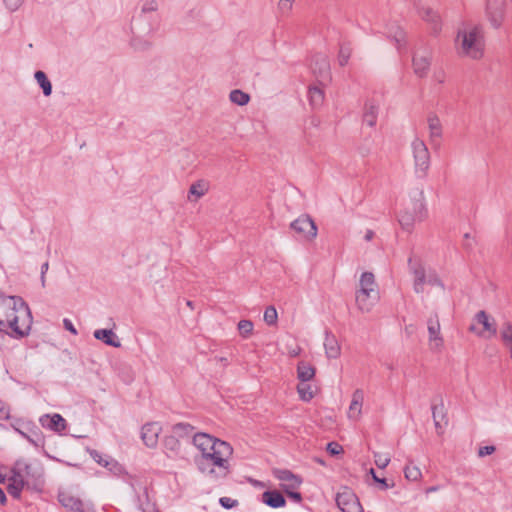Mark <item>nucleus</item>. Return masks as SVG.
<instances>
[{"label":"nucleus","instance_id":"obj_1","mask_svg":"<svg viewBox=\"0 0 512 512\" xmlns=\"http://www.w3.org/2000/svg\"><path fill=\"white\" fill-rule=\"evenodd\" d=\"M454 48L461 58L482 59L486 50V36L483 25L472 21L463 22L457 29Z\"/></svg>","mask_w":512,"mask_h":512},{"label":"nucleus","instance_id":"obj_2","mask_svg":"<svg viewBox=\"0 0 512 512\" xmlns=\"http://www.w3.org/2000/svg\"><path fill=\"white\" fill-rule=\"evenodd\" d=\"M43 471L40 465L24 459L17 460L7 478V491L15 499H19L23 489L41 491L44 485Z\"/></svg>","mask_w":512,"mask_h":512},{"label":"nucleus","instance_id":"obj_3","mask_svg":"<svg viewBox=\"0 0 512 512\" xmlns=\"http://www.w3.org/2000/svg\"><path fill=\"white\" fill-rule=\"evenodd\" d=\"M233 448L222 441L211 448L210 451L196 459L199 470L206 476L214 479L225 478L231 470L230 458Z\"/></svg>","mask_w":512,"mask_h":512},{"label":"nucleus","instance_id":"obj_4","mask_svg":"<svg viewBox=\"0 0 512 512\" xmlns=\"http://www.w3.org/2000/svg\"><path fill=\"white\" fill-rule=\"evenodd\" d=\"M11 301L12 305L9 306L6 312L7 323L14 335L22 338L28 335L30 331L32 324L31 312L21 297L12 296Z\"/></svg>","mask_w":512,"mask_h":512},{"label":"nucleus","instance_id":"obj_5","mask_svg":"<svg viewBox=\"0 0 512 512\" xmlns=\"http://www.w3.org/2000/svg\"><path fill=\"white\" fill-rule=\"evenodd\" d=\"M414 158L415 174L425 178L430 167V153L423 140L415 138L411 143Z\"/></svg>","mask_w":512,"mask_h":512},{"label":"nucleus","instance_id":"obj_6","mask_svg":"<svg viewBox=\"0 0 512 512\" xmlns=\"http://www.w3.org/2000/svg\"><path fill=\"white\" fill-rule=\"evenodd\" d=\"M470 331L483 337H492L496 335V323L485 311H479L471 324Z\"/></svg>","mask_w":512,"mask_h":512},{"label":"nucleus","instance_id":"obj_7","mask_svg":"<svg viewBox=\"0 0 512 512\" xmlns=\"http://www.w3.org/2000/svg\"><path fill=\"white\" fill-rule=\"evenodd\" d=\"M505 0H487L486 1V17L491 26L498 29L505 20Z\"/></svg>","mask_w":512,"mask_h":512},{"label":"nucleus","instance_id":"obj_8","mask_svg":"<svg viewBox=\"0 0 512 512\" xmlns=\"http://www.w3.org/2000/svg\"><path fill=\"white\" fill-rule=\"evenodd\" d=\"M336 503L342 512H363L358 497L347 487L337 494Z\"/></svg>","mask_w":512,"mask_h":512},{"label":"nucleus","instance_id":"obj_9","mask_svg":"<svg viewBox=\"0 0 512 512\" xmlns=\"http://www.w3.org/2000/svg\"><path fill=\"white\" fill-rule=\"evenodd\" d=\"M291 228L302 238L312 241L317 236V226L307 215H302L291 223Z\"/></svg>","mask_w":512,"mask_h":512},{"label":"nucleus","instance_id":"obj_10","mask_svg":"<svg viewBox=\"0 0 512 512\" xmlns=\"http://www.w3.org/2000/svg\"><path fill=\"white\" fill-rule=\"evenodd\" d=\"M378 300V289H357L355 292L356 305L362 312H370Z\"/></svg>","mask_w":512,"mask_h":512},{"label":"nucleus","instance_id":"obj_11","mask_svg":"<svg viewBox=\"0 0 512 512\" xmlns=\"http://www.w3.org/2000/svg\"><path fill=\"white\" fill-rule=\"evenodd\" d=\"M273 475L280 481V487L284 492L288 490H298L302 483L300 476L287 469H274Z\"/></svg>","mask_w":512,"mask_h":512},{"label":"nucleus","instance_id":"obj_12","mask_svg":"<svg viewBox=\"0 0 512 512\" xmlns=\"http://www.w3.org/2000/svg\"><path fill=\"white\" fill-rule=\"evenodd\" d=\"M412 65L414 73L418 77H425L431 65V52L427 49L416 51L412 59Z\"/></svg>","mask_w":512,"mask_h":512},{"label":"nucleus","instance_id":"obj_13","mask_svg":"<svg viewBox=\"0 0 512 512\" xmlns=\"http://www.w3.org/2000/svg\"><path fill=\"white\" fill-rule=\"evenodd\" d=\"M427 328L429 332L430 348L432 350H440L443 346V338L440 333V322L437 314L428 319Z\"/></svg>","mask_w":512,"mask_h":512},{"label":"nucleus","instance_id":"obj_14","mask_svg":"<svg viewBox=\"0 0 512 512\" xmlns=\"http://www.w3.org/2000/svg\"><path fill=\"white\" fill-rule=\"evenodd\" d=\"M59 502L73 512H95L92 506L84 504L79 498L67 493L59 494Z\"/></svg>","mask_w":512,"mask_h":512},{"label":"nucleus","instance_id":"obj_15","mask_svg":"<svg viewBox=\"0 0 512 512\" xmlns=\"http://www.w3.org/2000/svg\"><path fill=\"white\" fill-rule=\"evenodd\" d=\"M418 15L423 21L430 25V28L434 33H438L441 30V17L432 8L422 6L418 9Z\"/></svg>","mask_w":512,"mask_h":512},{"label":"nucleus","instance_id":"obj_16","mask_svg":"<svg viewBox=\"0 0 512 512\" xmlns=\"http://www.w3.org/2000/svg\"><path fill=\"white\" fill-rule=\"evenodd\" d=\"M161 432V426L157 422L147 423L142 427V440L148 447H155L158 443V437Z\"/></svg>","mask_w":512,"mask_h":512},{"label":"nucleus","instance_id":"obj_17","mask_svg":"<svg viewBox=\"0 0 512 512\" xmlns=\"http://www.w3.org/2000/svg\"><path fill=\"white\" fill-rule=\"evenodd\" d=\"M220 442H222V440L206 433H195L193 436V443L201 451V455H205L214 445Z\"/></svg>","mask_w":512,"mask_h":512},{"label":"nucleus","instance_id":"obj_18","mask_svg":"<svg viewBox=\"0 0 512 512\" xmlns=\"http://www.w3.org/2000/svg\"><path fill=\"white\" fill-rule=\"evenodd\" d=\"M40 423L44 428H48L55 432H62L66 429V420L60 414L43 415Z\"/></svg>","mask_w":512,"mask_h":512},{"label":"nucleus","instance_id":"obj_19","mask_svg":"<svg viewBox=\"0 0 512 512\" xmlns=\"http://www.w3.org/2000/svg\"><path fill=\"white\" fill-rule=\"evenodd\" d=\"M364 402V392L361 389H356L352 394V400L348 409V417L352 420H358L362 413V406Z\"/></svg>","mask_w":512,"mask_h":512},{"label":"nucleus","instance_id":"obj_20","mask_svg":"<svg viewBox=\"0 0 512 512\" xmlns=\"http://www.w3.org/2000/svg\"><path fill=\"white\" fill-rule=\"evenodd\" d=\"M411 270L414 275L413 288L416 293L424 292V284L426 283L425 269L421 263H412V259H409Z\"/></svg>","mask_w":512,"mask_h":512},{"label":"nucleus","instance_id":"obj_21","mask_svg":"<svg viewBox=\"0 0 512 512\" xmlns=\"http://www.w3.org/2000/svg\"><path fill=\"white\" fill-rule=\"evenodd\" d=\"M379 103L374 99L368 100L364 106L363 122L373 127L377 122Z\"/></svg>","mask_w":512,"mask_h":512},{"label":"nucleus","instance_id":"obj_22","mask_svg":"<svg viewBox=\"0 0 512 512\" xmlns=\"http://www.w3.org/2000/svg\"><path fill=\"white\" fill-rule=\"evenodd\" d=\"M209 190V184L205 180H198L194 182L188 191V200L196 202L198 199L203 197Z\"/></svg>","mask_w":512,"mask_h":512},{"label":"nucleus","instance_id":"obj_23","mask_svg":"<svg viewBox=\"0 0 512 512\" xmlns=\"http://www.w3.org/2000/svg\"><path fill=\"white\" fill-rule=\"evenodd\" d=\"M262 501L272 508L284 507L286 504L284 496L277 490L265 491L262 494Z\"/></svg>","mask_w":512,"mask_h":512},{"label":"nucleus","instance_id":"obj_24","mask_svg":"<svg viewBox=\"0 0 512 512\" xmlns=\"http://www.w3.org/2000/svg\"><path fill=\"white\" fill-rule=\"evenodd\" d=\"M94 337L97 340L103 341L105 344L119 348L121 343L116 334L111 329H98L94 331Z\"/></svg>","mask_w":512,"mask_h":512},{"label":"nucleus","instance_id":"obj_25","mask_svg":"<svg viewBox=\"0 0 512 512\" xmlns=\"http://www.w3.org/2000/svg\"><path fill=\"white\" fill-rule=\"evenodd\" d=\"M315 367L306 361H300L297 365V378L301 382H309L315 376Z\"/></svg>","mask_w":512,"mask_h":512},{"label":"nucleus","instance_id":"obj_26","mask_svg":"<svg viewBox=\"0 0 512 512\" xmlns=\"http://www.w3.org/2000/svg\"><path fill=\"white\" fill-rule=\"evenodd\" d=\"M427 121L430 140L432 142L439 141L442 136V125L439 118L435 115H430Z\"/></svg>","mask_w":512,"mask_h":512},{"label":"nucleus","instance_id":"obj_27","mask_svg":"<svg viewBox=\"0 0 512 512\" xmlns=\"http://www.w3.org/2000/svg\"><path fill=\"white\" fill-rule=\"evenodd\" d=\"M324 347L328 358L336 359L340 356L341 348L334 336H326Z\"/></svg>","mask_w":512,"mask_h":512},{"label":"nucleus","instance_id":"obj_28","mask_svg":"<svg viewBox=\"0 0 512 512\" xmlns=\"http://www.w3.org/2000/svg\"><path fill=\"white\" fill-rule=\"evenodd\" d=\"M297 392L303 401H310L315 395V389L309 382H301L297 385Z\"/></svg>","mask_w":512,"mask_h":512},{"label":"nucleus","instance_id":"obj_29","mask_svg":"<svg viewBox=\"0 0 512 512\" xmlns=\"http://www.w3.org/2000/svg\"><path fill=\"white\" fill-rule=\"evenodd\" d=\"M378 289L375 276L372 272H364L360 276L358 289Z\"/></svg>","mask_w":512,"mask_h":512},{"label":"nucleus","instance_id":"obj_30","mask_svg":"<svg viewBox=\"0 0 512 512\" xmlns=\"http://www.w3.org/2000/svg\"><path fill=\"white\" fill-rule=\"evenodd\" d=\"M35 79L37 80L40 87L43 89L45 96H49L52 93V85L48 80L46 74L43 71H37L35 73Z\"/></svg>","mask_w":512,"mask_h":512},{"label":"nucleus","instance_id":"obj_31","mask_svg":"<svg viewBox=\"0 0 512 512\" xmlns=\"http://www.w3.org/2000/svg\"><path fill=\"white\" fill-rule=\"evenodd\" d=\"M229 98H230L231 102H233L234 104L240 105V106H244V105L248 104V102L250 101L249 94H247L239 89L232 90L230 92Z\"/></svg>","mask_w":512,"mask_h":512},{"label":"nucleus","instance_id":"obj_32","mask_svg":"<svg viewBox=\"0 0 512 512\" xmlns=\"http://www.w3.org/2000/svg\"><path fill=\"white\" fill-rule=\"evenodd\" d=\"M195 428L188 423H177L173 426L172 431L177 437H187L194 433Z\"/></svg>","mask_w":512,"mask_h":512},{"label":"nucleus","instance_id":"obj_33","mask_svg":"<svg viewBox=\"0 0 512 512\" xmlns=\"http://www.w3.org/2000/svg\"><path fill=\"white\" fill-rule=\"evenodd\" d=\"M324 100V93L318 87L309 88V101L313 107L320 106Z\"/></svg>","mask_w":512,"mask_h":512},{"label":"nucleus","instance_id":"obj_34","mask_svg":"<svg viewBox=\"0 0 512 512\" xmlns=\"http://www.w3.org/2000/svg\"><path fill=\"white\" fill-rule=\"evenodd\" d=\"M352 55V48L348 44H342L338 53V63L340 66H345L348 64L349 59Z\"/></svg>","mask_w":512,"mask_h":512},{"label":"nucleus","instance_id":"obj_35","mask_svg":"<svg viewBox=\"0 0 512 512\" xmlns=\"http://www.w3.org/2000/svg\"><path fill=\"white\" fill-rule=\"evenodd\" d=\"M390 36L394 39L398 49L406 46V32L401 27H396L395 31H390Z\"/></svg>","mask_w":512,"mask_h":512},{"label":"nucleus","instance_id":"obj_36","mask_svg":"<svg viewBox=\"0 0 512 512\" xmlns=\"http://www.w3.org/2000/svg\"><path fill=\"white\" fill-rule=\"evenodd\" d=\"M405 478L409 481H419L422 477L421 470L417 466L406 465L404 468Z\"/></svg>","mask_w":512,"mask_h":512},{"label":"nucleus","instance_id":"obj_37","mask_svg":"<svg viewBox=\"0 0 512 512\" xmlns=\"http://www.w3.org/2000/svg\"><path fill=\"white\" fill-rule=\"evenodd\" d=\"M278 320L277 310L274 306H268L264 311V321L267 325H276Z\"/></svg>","mask_w":512,"mask_h":512},{"label":"nucleus","instance_id":"obj_38","mask_svg":"<svg viewBox=\"0 0 512 512\" xmlns=\"http://www.w3.org/2000/svg\"><path fill=\"white\" fill-rule=\"evenodd\" d=\"M238 330L242 337L248 338L253 331V323L250 320H240Z\"/></svg>","mask_w":512,"mask_h":512},{"label":"nucleus","instance_id":"obj_39","mask_svg":"<svg viewBox=\"0 0 512 512\" xmlns=\"http://www.w3.org/2000/svg\"><path fill=\"white\" fill-rule=\"evenodd\" d=\"M294 0H279L278 10L284 17H288L293 9Z\"/></svg>","mask_w":512,"mask_h":512},{"label":"nucleus","instance_id":"obj_40","mask_svg":"<svg viewBox=\"0 0 512 512\" xmlns=\"http://www.w3.org/2000/svg\"><path fill=\"white\" fill-rule=\"evenodd\" d=\"M501 337L504 344L510 349L512 346V324L506 323L501 330Z\"/></svg>","mask_w":512,"mask_h":512},{"label":"nucleus","instance_id":"obj_41","mask_svg":"<svg viewBox=\"0 0 512 512\" xmlns=\"http://www.w3.org/2000/svg\"><path fill=\"white\" fill-rule=\"evenodd\" d=\"M414 221H415V219L413 217H411L408 213L401 214L400 218H399V223L407 231L411 230V228L414 224Z\"/></svg>","mask_w":512,"mask_h":512},{"label":"nucleus","instance_id":"obj_42","mask_svg":"<svg viewBox=\"0 0 512 512\" xmlns=\"http://www.w3.org/2000/svg\"><path fill=\"white\" fill-rule=\"evenodd\" d=\"M375 464L378 468L384 469L390 463V457L387 455H382L380 453H375Z\"/></svg>","mask_w":512,"mask_h":512},{"label":"nucleus","instance_id":"obj_43","mask_svg":"<svg viewBox=\"0 0 512 512\" xmlns=\"http://www.w3.org/2000/svg\"><path fill=\"white\" fill-rule=\"evenodd\" d=\"M326 450L332 456L339 455V454L343 453V447L340 444H338L337 442L328 443Z\"/></svg>","mask_w":512,"mask_h":512},{"label":"nucleus","instance_id":"obj_44","mask_svg":"<svg viewBox=\"0 0 512 512\" xmlns=\"http://www.w3.org/2000/svg\"><path fill=\"white\" fill-rule=\"evenodd\" d=\"M164 445L170 450H176L179 447V441L175 434L173 436L166 437L164 440Z\"/></svg>","mask_w":512,"mask_h":512},{"label":"nucleus","instance_id":"obj_45","mask_svg":"<svg viewBox=\"0 0 512 512\" xmlns=\"http://www.w3.org/2000/svg\"><path fill=\"white\" fill-rule=\"evenodd\" d=\"M222 507L226 509L234 508L238 505V501L230 497H221L219 500Z\"/></svg>","mask_w":512,"mask_h":512},{"label":"nucleus","instance_id":"obj_46","mask_svg":"<svg viewBox=\"0 0 512 512\" xmlns=\"http://www.w3.org/2000/svg\"><path fill=\"white\" fill-rule=\"evenodd\" d=\"M370 474L372 475L373 480H374L375 482H377V483H379V484L381 485V488H382V489H384V490H385V489H388V488H390V487H393V486H394V484L389 485V484L387 483V480H386L385 478H379V477L375 474L374 469H370Z\"/></svg>","mask_w":512,"mask_h":512},{"label":"nucleus","instance_id":"obj_47","mask_svg":"<svg viewBox=\"0 0 512 512\" xmlns=\"http://www.w3.org/2000/svg\"><path fill=\"white\" fill-rule=\"evenodd\" d=\"M329 74V63L325 57L320 59L319 75L328 76Z\"/></svg>","mask_w":512,"mask_h":512},{"label":"nucleus","instance_id":"obj_48","mask_svg":"<svg viewBox=\"0 0 512 512\" xmlns=\"http://www.w3.org/2000/svg\"><path fill=\"white\" fill-rule=\"evenodd\" d=\"M496 448L493 445L482 446L478 449V456L485 457L487 455H491L495 452Z\"/></svg>","mask_w":512,"mask_h":512},{"label":"nucleus","instance_id":"obj_49","mask_svg":"<svg viewBox=\"0 0 512 512\" xmlns=\"http://www.w3.org/2000/svg\"><path fill=\"white\" fill-rule=\"evenodd\" d=\"M3 1L9 10L15 11L22 5L24 0H3Z\"/></svg>","mask_w":512,"mask_h":512},{"label":"nucleus","instance_id":"obj_50","mask_svg":"<svg viewBox=\"0 0 512 512\" xmlns=\"http://www.w3.org/2000/svg\"><path fill=\"white\" fill-rule=\"evenodd\" d=\"M426 282L431 286H438L442 290L444 289L442 281L436 275H429L428 280Z\"/></svg>","mask_w":512,"mask_h":512},{"label":"nucleus","instance_id":"obj_51","mask_svg":"<svg viewBox=\"0 0 512 512\" xmlns=\"http://www.w3.org/2000/svg\"><path fill=\"white\" fill-rule=\"evenodd\" d=\"M286 495L294 500L295 502L299 503L302 501V495L297 490H288L285 491Z\"/></svg>","mask_w":512,"mask_h":512},{"label":"nucleus","instance_id":"obj_52","mask_svg":"<svg viewBox=\"0 0 512 512\" xmlns=\"http://www.w3.org/2000/svg\"><path fill=\"white\" fill-rule=\"evenodd\" d=\"M442 410H443L442 406L440 408L438 406H433L432 407V415H433V419H434V422H435V426L437 428L440 427V420L438 419V417H439L438 413H441Z\"/></svg>","mask_w":512,"mask_h":512},{"label":"nucleus","instance_id":"obj_53","mask_svg":"<svg viewBox=\"0 0 512 512\" xmlns=\"http://www.w3.org/2000/svg\"><path fill=\"white\" fill-rule=\"evenodd\" d=\"M9 418V408L5 402L0 401V419Z\"/></svg>","mask_w":512,"mask_h":512},{"label":"nucleus","instance_id":"obj_54","mask_svg":"<svg viewBox=\"0 0 512 512\" xmlns=\"http://www.w3.org/2000/svg\"><path fill=\"white\" fill-rule=\"evenodd\" d=\"M433 78H434L435 81H437L438 83L442 84V83H444V81L446 79L445 72L444 71L435 72L434 75H433Z\"/></svg>","mask_w":512,"mask_h":512},{"label":"nucleus","instance_id":"obj_55","mask_svg":"<svg viewBox=\"0 0 512 512\" xmlns=\"http://www.w3.org/2000/svg\"><path fill=\"white\" fill-rule=\"evenodd\" d=\"M64 327L70 331L72 334L76 335L77 334V330L75 329V327L73 326V324L70 322V320L68 319H64Z\"/></svg>","mask_w":512,"mask_h":512},{"label":"nucleus","instance_id":"obj_56","mask_svg":"<svg viewBox=\"0 0 512 512\" xmlns=\"http://www.w3.org/2000/svg\"><path fill=\"white\" fill-rule=\"evenodd\" d=\"M7 501L6 495L2 488H0V505H4Z\"/></svg>","mask_w":512,"mask_h":512},{"label":"nucleus","instance_id":"obj_57","mask_svg":"<svg viewBox=\"0 0 512 512\" xmlns=\"http://www.w3.org/2000/svg\"><path fill=\"white\" fill-rule=\"evenodd\" d=\"M6 328H9L7 318L5 320L0 319V331H5Z\"/></svg>","mask_w":512,"mask_h":512},{"label":"nucleus","instance_id":"obj_58","mask_svg":"<svg viewBox=\"0 0 512 512\" xmlns=\"http://www.w3.org/2000/svg\"><path fill=\"white\" fill-rule=\"evenodd\" d=\"M374 237V232L372 230H367L366 234H365V240L366 241H370L372 240Z\"/></svg>","mask_w":512,"mask_h":512},{"label":"nucleus","instance_id":"obj_59","mask_svg":"<svg viewBox=\"0 0 512 512\" xmlns=\"http://www.w3.org/2000/svg\"><path fill=\"white\" fill-rule=\"evenodd\" d=\"M154 4H155V3L153 2V3H151V5H149V6H144V7H143V11L145 12V11H152V10H155V9H156V7H155V5H154Z\"/></svg>","mask_w":512,"mask_h":512},{"label":"nucleus","instance_id":"obj_60","mask_svg":"<svg viewBox=\"0 0 512 512\" xmlns=\"http://www.w3.org/2000/svg\"><path fill=\"white\" fill-rule=\"evenodd\" d=\"M47 269H48V263H44L42 266V274H44Z\"/></svg>","mask_w":512,"mask_h":512},{"label":"nucleus","instance_id":"obj_61","mask_svg":"<svg viewBox=\"0 0 512 512\" xmlns=\"http://www.w3.org/2000/svg\"><path fill=\"white\" fill-rule=\"evenodd\" d=\"M187 305H188V306H190V307H192V302H191V301H188V302H187Z\"/></svg>","mask_w":512,"mask_h":512},{"label":"nucleus","instance_id":"obj_62","mask_svg":"<svg viewBox=\"0 0 512 512\" xmlns=\"http://www.w3.org/2000/svg\"><path fill=\"white\" fill-rule=\"evenodd\" d=\"M512 2V0H510Z\"/></svg>","mask_w":512,"mask_h":512}]
</instances>
